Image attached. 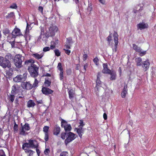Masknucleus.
<instances>
[{
    "label": "nucleus",
    "mask_w": 156,
    "mask_h": 156,
    "mask_svg": "<svg viewBox=\"0 0 156 156\" xmlns=\"http://www.w3.org/2000/svg\"><path fill=\"white\" fill-rule=\"evenodd\" d=\"M24 57L20 54L17 55L14 57L13 62L17 68H20L22 66V62L24 60Z\"/></svg>",
    "instance_id": "obj_1"
},
{
    "label": "nucleus",
    "mask_w": 156,
    "mask_h": 156,
    "mask_svg": "<svg viewBox=\"0 0 156 156\" xmlns=\"http://www.w3.org/2000/svg\"><path fill=\"white\" fill-rule=\"evenodd\" d=\"M27 73L24 72L22 75L20 74L17 76L13 78V80L16 82H22L25 81L27 78Z\"/></svg>",
    "instance_id": "obj_2"
},
{
    "label": "nucleus",
    "mask_w": 156,
    "mask_h": 156,
    "mask_svg": "<svg viewBox=\"0 0 156 156\" xmlns=\"http://www.w3.org/2000/svg\"><path fill=\"white\" fill-rule=\"evenodd\" d=\"M66 138L65 140V143L66 145L71 142L76 138V135L73 133L68 131L67 134Z\"/></svg>",
    "instance_id": "obj_3"
},
{
    "label": "nucleus",
    "mask_w": 156,
    "mask_h": 156,
    "mask_svg": "<svg viewBox=\"0 0 156 156\" xmlns=\"http://www.w3.org/2000/svg\"><path fill=\"white\" fill-rule=\"evenodd\" d=\"M0 66L3 68L6 67L9 68L11 67V64L8 60L4 59V58L1 57L0 60Z\"/></svg>",
    "instance_id": "obj_4"
},
{
    "label": "nucleus",
    "mask_w": 156,
    "mask_h": 156,
    "mask_svg": "<svg viewBox=\"0 0 156 156\" xmlns=\"http://www.w3.org/2000/svg\"><path fill=\"white\" fill-rule=\"evenodd\" d=\"M61 124L62 127L64 128L65 131H69L71 130L72 129L71 125L68 124L67 122L64 120L62 119Z\"/></svg>",
    "instance_id": "obj_5"
},
{
    "label": "nucleus",
    "mask_w": 156,
    "mask_h": 156,
    "mask_svg": "<svg viewBox=\"0 0 156 156\" xmlns=\"http://www.w3.org/2000/svg\"><path fill=\"white\" fill-rule=\"evenodd\" d=\"M133 48L136 52L140 53V56H142L146 54V51H142V49L140 47H138L135 44H133Z\"/></svg>",
    "instance_id": "obj_6"
},
{
    "label": "nucleus",
    "mask_w": 156,
    "mask_h": 156,
    "mask_svg": "<svg viewBox=\"0 0 156 156\" xmlns=\"http://www.w3.org/2000/svg\"><path fill=\"white\" fill-rule=\"evenodd\" d=\"M30 127L29 124L28 123H26L23 126H22V128L20 129V134L22 135H25L27 133H26L25 130L27 131L29 130Z\"/></svg>",
    "instance_id": "obj_7"
},
{
    "label": "nucleus",
    "mask_w": 156,
    "mask_h": 156,
    "mask_svg": "<svg viewBox=\"0 0 156 156\" xmlns=\"http://www.w3.org/2000/svg\"><path fill=\"white\" fill-rule=\"evenodd\" d=\"M114 40L115 43L114 49H113V52H116L117 50V47L118 43V35L117 33L115 32L113 34Z\"/></svg>",
    "instance_id": "obj_8"
},
{
    "label": "nucleus",
    "mask_w": 156,
    "mask_h": 156,
    "mask_svg": "<svg viewBox=\"0 0 156 156\" xmlns=\"http://www.w3.org/2000/svg\"><path fill=\"white\" fill-rule=\"evenodd\" d=\"M42 91L43 94L47 95L52 93L53 91L48 88L43 87L42 88Z\"/></svg>",
    "instance_id": "obj_9"
},
{
    "label": "nucleus",
    "mask_w": 156,
    "mask_h": 156,
    "mask_svg": "<svg viewBox=\"0 0 156 156\" xmlns=\"http://www.w3.org/2000/svg\"><path fill=\"white\" fill-rule=\"evenodd\" d=\"M51 35L54 36L55 35V32L58 31V28L55 26H52L49 29Z\"/></svg>",
    "instance_id": "obj_10"
},
{
    "label": "nucleus",
    "mask_w": 156,
    "mask_h": 156,
    "mask_svg": "<svg viewBox=\"0 0 156 156\" xmlns=\"http://www.w3.org/2000/svg\"><path fill=\"white\" fill-rule=\"evenodd\" d=\"M150 63L148 59L144 61L143 63V68L145 71H146L149 68Z\"/></svg>",
    "instance_id": "obj_11"
},
{
    "label": "nucleus",
    "mask_w": 156,
    "mask_h": 156,
    "mask_svg": "<svg viewBox=\"0 0 156 156\" xmlns=\"http://www.w3.org/2000/svg\"><path fill=\"white\" fill-rule=\"evenodd\" d=\"M28 70L29 72H32V71H35L38 72V67L35 64H32L28 67Z\"/></svg>",
    "instance_id": "obj_12"
},
{
    "label": "nucleus",
    "mask_w": 156,
    "mask_h": 156,
    "mask_svg": "<svg viewBox=\"0 0 156 156\" xmlns=\"http://www.w3.org/2000/svg\"><path fill=\"white\" fill-rule=\"evenodd\" d=\"M19 87L17 85H13L12 87L11 94L14 95L17 93L19 91Z\"/></svg>",
    "instance_id": "obj_13"
},
{
    "label": "nucleus",
    "mask_w": 156,
    "mask_h": 156,
    "mask_svg": "<svg viewBox=\"0 0 156 156\" xmlns=\"http://www.w3.org/2000/svg\"><path fill=\"white\" fill-rule=\"evenodd\" d=\"M22 87L24 89L29 90L33 87L32 84L28 82H24L23 83Z\"/></svg>",
    "instance_id": "obj_14"
},
{
    "label": "nucleus",
    "mask_w": 156,
    "mask_h": 156,
    "mask_svg": "<svg viewBox=\"0 0 156 156\" xmlns=\"http://www.w3.org/2000/svg\"><path fill=\"white\" fill-rule=\"evenodd\" d=\"M12 34L13 36L16 37L20 35L21 33L20 29L17 28H15L13 30Z\"/></svg>",
    "instance_id": "obj_15"
},
{
    "label": "nucleus",
    "mask_w": 156,
    "mask_h": 156,
    "mask_svg": "<svg viewBox=\"0 0 156 156\" xmlns=\"http://www.w3.org/2000/svg\"><path fill=\"white\" fill-rule=\"evenodd\" d=\"M137 27L138 29H140V30L144 29L147 28L148 27V25L147 23H144L142 22L140 23L137 25Z\"/></svg>",
    "instance_id": "obj_16"
},
{
    "label": "nucleus",
    "mask_w": 156,
    "mask_h": 156,
    "mask_svg": "<svg viewBox=\"0 0 156 156\" xmlns=\"http://www.w3.org/2000/svg\"><path fill=\"white\" fill-rule=\"evenodd\" d=\"M28 142L30 148H35L37 147V146L35 144V143L36 142V141L35 140H29Z\"/></svg>",
    "instance_id": "obj_17"
},
{
    "label": "nucleus",
    "mask_w": 156,
    "mask_h": 156,
    "mask_svg": "<svg viewBox=\"0 0 156 156\" xmlns=\"http://www.w3.org/2000/svg\"><path fill=\"white\" fill-rule=\"evenodd\" d=\"M75 129L76 130L77 133L78 134L79 136L80 137V138H81L83 134L84 133V129L82 128V127H79V128H76Z\"/></svg>",
    "instance_id": "obj_18"
},
{
    "label": "nucleus",
    "mask_w": 156,
    "mask_h": 156,
    "mask_svg": "<svg viewBox=\"0 0 156 156\" xmlns=\"http://www.w3.org/2000/svg\"><path fill=\"white\" fill-rule=\"evenodd\" d=\"M60 131V127L56 125L55 127V128L53 130V133L54 135H57L59 134Z\"/></svg>",
    "instance_id": "obj_19"
},
{
    "label": "nucleus",
    "mask_w": 156,
    "mask_h": 156,
    "mask_svg": "<svg viewBox=\"0 0 156 156\" xmlns=\"http://www.w3.org/2000/svg\"><path fill=\"white\" fill-rule=\"evenodd\" d=\"M109 74L111 75L110 79L111 80H115L116 79V73L113 71H111L109 73Z\"/></svg>",
    "instance_id": "obj_20"
},
{
    "label": "nucleus",
    "mask_w": 156,
    "mask_h": 156,
    "mask_svg": "<svg viewBox=\"0 0 156 156\" xmlns=\"http://www.w3.org/2000/svg\"><path fill=\"white\" fill-rule=\"evenodd\" d=\"M127 85H126L125 86L123 90V91L121 93V95L122 98L125 97L126 94H127Z\"/></svg>",
    "instance_id": "obj_21"
},
{
    "label": "nucleus",
    "mask_w": 156,
    "mask_h": 156,
    "mask_svg": "<svg viewBox=\"0 0 156 156\" xmlns=\"http://www.w3.org/2000/svg\"><path fill=\"white\" fill-rule=\"evenodd\" d=\"M35 105V104L34 101L30 100L27 102V106L29 108L33 107Z\"/></svg>",
    "instance_id": "obj_22"
},
{
    "label": "nucleus",
    "mask_w": 156,
    "mask_h": 156,
    "mask_svg": "<svg viewBox=\"0 0 156 156\" xmlns=\"http://www.w3.org/2000/svg\"><path fill=\"white\" fill-rule=\"evenodd\" d=\"M135 61L137 66H140L142 65V59L141 58L138 57L136 58Z\"/></svg>",
    "instance_id": "obj_23"
},
{
    "label": "nucleus",
    "mask_w": 156,
    "mask_h": 156,
    "mask_svg": "<svg viewBox=\"0 0 156 156\" xmlns=\"http://www.w3.org/2000/svg\"><path fill=\"white\" fill-rule=\"evenodd\" d=\"M69 97L70 99H72L74 98L75 92L73 90H70L68 92Z\"/></svg>",
    "instance_id": "obj_24"
},
{
    "label": "nucleus",
    "mask_w": 156,
    "mask_h": 156,
    "mask_svg": "<svg viewBox=\"0 0 156 156\" xmlns=\"http://www.w3.org/2000/svg\"><path fill=\"white\" fill-rule=\"evenodd\" d=\"M101 73L99 72L98 73V75L97 76V79L96 81V83L97 85H100L101 84V82L100 80V77L101 76Z\"/></svg>",
    "instance_id": "obj_25"
},
{
    "label": "nucleus",
    "mask_w": 156,
    "mask_h": 156,
    "mask_svg": "<svg viewBox=\"0 0 156 156\" xmlns=\"http://www.w3.org/2000/svg\"><path fill=\"white\" fill-rule=\"evenodd\" d=\"M15 97L14 94H12L8 95V99L9 100V101H10L11 103H12L13 102Z\"/></svg>",
    "instance_id": "obj_26"
},
{
    "label": "nucleus",
    "mask_w": 156,
    "mask_h": 156,
    "mask_svg": "<svg viewBox=\"0 0 156 156\" xmlns=\"http://www.w3.org/2000/svg\"><path fill=\"white\" fill-rule=\"evenodd\" d=\"M16 37V36H12L11 40L9 41V43L11 44L12 48L14 47L15 38Z\"/></svg>",
    "instance_id": "obj_27"
},
{
    "label": "nucleus",
    "mask_w": 156,
    "mask_h": 156,
    "mask_svg": "<svg viewBox=\"0 0 156 156\" xmlns=\"http://www.w3.org/2000/svg\"><path fill=\"white\" fill-rule=\"evenodd\" d=\"M34 61L32 59H30L27 60L26 61L25 63L26 65H30L31 66L32 64H34Z\"/></svg>",
    "instance_id": "obj_28"
},
{
    "label": "nucleus",
    "mask_w": 156,
    "mask_h": 156,
    "mask_svg": "<svg viewBox=\"0 0 156 156\" xmlns=\"http://www.w3.org/2000/svg\"><path fill=\"white\" fill-rule=\"evenodd\" d=\"M12 71L11 69H9L8 71H7L6 73V76L7 78L10 77L12 75Z\"/></svg>",
    "instance_id": "obj_29"
},
{
    "label": "nucleus",
    "mask_w": 156,
    "mask_h": 156,
    "mask_svg": "<svg viewBox=\"0 0 156 156\" xmlns=\"http://www.w3.org/2000/svg\"><path fill=\"white\" fill-rule=\"evenodd\" d=\"M31 76L35 78L38 75V72L35 71H32V72H30Z\"/></svg>",
    "instance_id": "obj_30"
},
{
    "label": "nucleus",
    "mask_w": 156,
    "mask_h": 156,
    "mask_svg": "<svg viewBox=\"0 0 156 156\" xmlns=\"http://www.w3.org/2000/svg\"><path fill=\"white\" fill-rule=\"evenodd\" d=\"M32 55L33 56L37 59L41 58L43 56L42 55H40L37 53L33 54Z\"/></svg>",
    "instance_id": "obj_31"
},
{
    "label": "nucleus",
    "mask_w": 156,
    "mask_h": 156,
    "mask_svg": "<svg viewBox=\"0 0 156 156\" xmlns=\"http://www.w3.org/2000/svg\"><path fill=\"white\" fill-rule=\"evenodd\" d=\"M13 58L12 56L10 53H8L5 56V59L6 60H10Z\"/></svg>",
    "instance_id": "obj_32"
},
{
    "label": "nucleus",
    "mask_w": 156,
    "mask_h": 156,
    "mask_svg": "<svg viewBox=\"0 0 156 156\" xmlns=\"http://www.w3.org/2000/svg\"><path fill=\"white\" fill-rule=\"evenodd\" d=\"M111 71L108 69V68H104L102 70V72L104 73H108L109 74Z\"/></svg>",
    "instance_id": "obj_33"
},
{
    "label": "nucleus",
    "mask_w": 156,
    "mask_h": 156,
    "mask_svg": "<svg viewBox=\"0 0 156 156\" xmlns=\"http://www.w3.org/2000/svg\"><path fill=\"white\" fill-rule=\"evenodd\" d=\"M26 147H27V148H30L29 144V142L28 143H26L23 144L22 145V148L24 149V148H25Z\"/></svg>",
    "instance_id": "obj_34"
},
{
    "label": "nucleus",
    "mask_w": 156,
    "mask_h": 156,
    "mask_svg": "<svg viewBox=\"0 0 156 156\" xmlns=\"http://www.w3.org/2000/svg\"><path fill=\"white\" fill-rule=\"evenodd\" d=\"M68 131H65V132L62 133L61 134V137L63 139H65L67 136V134L68 133Z\"/></svg>",
    "instance_id": "obj_35"
},
{
    "label": "nucleus",
    "mask_w": 156,
    "mask_h": 156,
    "mask_svg": "<svg viewBox=\"0 0 156 156\" xmlns=\"http://www.w3.org/2000/svg\"><path fill=\"white\" fill-rule=\"evenodd\" d=\"M31 28V27L30 26V25H29L28 23H27L25 33L26 34L28 33H29V30H30Z\"/></svg>",
    "instance_id": "obj_36"
},
{
    "label": "nucleus",
    "mask_w": 156,
    "mask_h": 156,
    "mask_svg": "<svg viewBox=\"0 0 156 156\" xmlns=\"http://www.w3.org/2000/svg\"><path fill=\"white\" fill-rule=\"evenodd\" d=\"M14 16V13L13 12H11L6 16V17L7 18L13 17Z\"/></svg>",
    "instance_id": "obj_37"
},
{
    "label": "nucleus",
    "mask_w": 156,
    "mask_h": 156,
    "mask_svg": "<svg viewBox=\"0 0 156 156\" xmlns=\"http://www.w3.org/2000/svg\"><path fill=\"white\" fill-rule=\"evenodd\" d=\"M38 81L37 79L35 78L34 83H33V85H32V86H33V87H37L38 84Z\"/></svg>",
    "instance_id": "obj_38"
},
{
    "label": "nucleus",
    "mask_w": 156,
    "mask_h": 156,
    "mask_svg": "<svg viewBox=\"0 0 156 156\" xmlns=\"http://www.w3.org/2000/svg\"><path fill=\"white\" fill-rule=\"evenodd\" d=\"M49 129V127L45 126L43 128V131L45 133H48V131Z\"/></svg>",
    "instance_id": "obj_39"
},
{
    "label": "nucleus",
    "mask_w": 156,
    "mask_h": 156,
    "mask_svg": "<svg viewBox=\"0 0 156 156\" xmlns=\"http://www.w3.org/2000/svg\"><path fill=\"white\" fill-rule=\"evenodd\" d=\"M3 33L4 35L6 36L9 33V30L8 29H5L3 30Z\"/></svg>",
    "instance_id": "obj_40"
},
{
    "label": "nucleus",
    "mask_w": 156,
    "mask_h": 156,
    "mask_svg": "<svg viewBox=\"0 0 156 156\" xmlns=\"http://www.w3.org/2000/svg\"><path fill=\"white\" fill-rule=\"evenodd\" d=\"M68 153L66 151H63L61 153L60 156H68Z\"/></svg>",
    "instance_id": "obj_41"
},
{
    "label": "nucleus",
    "mask_w": 156,
    "mask_h": 156,
    "mask_svg": "<svg viewBox=\"0 0 156 156\" xmlns=\"http://www.w3.org/2000/svg\"><path fill=\"white\" fill-rule=\"evenodd\" d=\"M55 55L57 56H59L60 55V52L58 49H56L55 51Z\"/></svg>",
    "instance_id": "obj_42"
},
{
    "label": "nucleus",
    "mask_w": 156,
    "mask_h": 156,
    "mask_svg": "<svg viewBox=\"0 0 156 156\" xmlns=\"http://www.w3.org/2000/svg\"><path fill=\"white\" fill-rule=\"evenodd\" d=\"M51 82H50V81L48 80H45V81L44 82V83L45 85L48 87L50 86L51 84Z\"/></svg>",
    "instance_id": "obj_43"
},
{
    "label": "nucleus",
    "mask_w": 156,
    "mask_h": 156,
    "mask_svg": "<svg viewBox=\"0 0 156 156\" xmlns=\"http://www.w3.org/2000/svg\"><path fill=\"white\" fill-rule=\"evenodd\" d=\"M57 68L60 71H63V69L62 67V65L61 63H59L58 64Z\"/></svg>",
    "instance_id": "obj_44"
},
{
    "label": "nucleus",
    "mask_w": 156,
    "mask_h": 156,
    "mask_svg": "<svg viewBox=\"0 0 156 156\" xmlns=\"http://www.w3.org/2000/svg\"><path fill=\"white\" fill-rule=\"evenodd\" d=\"M80 125L79 126V127H83L84 125V124L83 123V122L82 120H80L79 122Z\"/></svg>",
    "instance_id": "obj_45"
},
{
    "label": "nucleus",
    "mask_w": 156,
    "mask_h": 156,
    "mask_svg": "<svg viewBox=\"0 0 156 156\" xmlns=\"http://www.w3.org/2000/svg\"><path fill=\"white\" fill-rule=\"evenodd\" d=\"M63 71H60L59 74L60 80H62L63 79Z\"/></svg>",
    "instance_id": "obj_46"
},
{
    "label": "nucleus",
    "mask_w": 156,
    "mask_h": 156,
    "mask_svg": "<svg viewBox=\"0 0 156 156\" xmlns=\"http://www.w3.org/2000/svg\"><path fill=\"white\" fill-rule=\"evenodd\" d=\"M12 9H16L17 8V6L15 3L12 4L10 7Z\"/></svg>",
    "instance_id": "obj_47"
},
{
    "label": "nucleus",
    "mask_w": 156,
    "mask_h": 156,
    "mask_svg": "<svg viewBox=\"0 0 156 156\" xmlns=\"http://www.w3.org/2000/svg\"><path fill=\"white\" fill-rule=\"evenodd\" d=\"M44 139L46 141H48V133H45V137Z\"/></svg>",
    "instance_id": "obj_48"
},
{
    "label": "nucleus",
    "mask_w": 156,
    "mask_h": 156,
    "mask_svg": "<svg viewBox=\"0 0 156 156\" xmlns=\"http://www.w3.org/2000/svg\"><path fill=\"white\" fill-rule=\"evenodd\" d=\"M0 156H6L2 150H0Z\"/></svg>",
    "instance_id": "obj_49"
},
{
    "label": "nucleus",
    "mask_w": 156,
    "mask_h": 156,
    "mask_svg": "<svg viewBox=\"0 0 156 156\" xmlns=\"http://www.w3.org/2000/svg\"><path fill=\"white\" fill-rule=\"evenodd\" d=\"M66 73L67 75H70L72 73L71 70L70 69H68L66 70Z\"/></svg>",
    "instance_id": "obj_50"
},
{
    "label": "nucleus",
    "mask_w": 156,
    "mask_h": 156,
    "mask_svg": "<svg viewBox=\"0 0 156 156\" xmlns=\"http://www.w3.org/2000/svg\"><path fill=\"white\" fill-rule=\"evenodd\" d=\"M50 50V48L49 47H46L43 48V51L44 52L49 51Z\"/></svg>",
    "instance_id": "obj_51"
},
{
    "label": "nucleus",
    "mask_w": 156,
    "mask_h": 156,
    "mask_svg": "<svg viewBox=\"0 0 156 156\" xmlns=\"http://www.w3.org/2000/svg\"><path fill=\"white\" fill-rule=\"evenodd\" d=\"M34 151H33L32 150H30L28 153L29 154V155L28 156H31L34 153Z\"/></svg>",
    "instance_id": "obj_52"
},
{
    "label": "nucleus",
    "mask_w": 156,
    "mask_h": 156,
    "mask_svg": "<svg viewBox=\"0 0 156 156\" xmlns=\"http://www.w3.org/2000/svg\"><path fill=\"white\" fill-rule=\"evenodd\" d=\"M93 61L95 64L97 65V63L99 61V59L97 57H96L94 59Z\"/></svg>",
    "instance_id": "obj_53"
},
{
    "label": "nucleus",
    "mask_w": 156,
    "mask_h": 156,
    "mask_svg": "<svg viewBox=\"0 0 156 156\" xmlns=\"http://www.w3.org/2000/svg\"><path fill=\"white\" fill-rule=\"evenodd\" d=\"M63 50L65 51V53L68 55H69L70 53V51L65 49H63Z\"/></svg>",
    "instance_id": "obj_54"
},
{
    "label": "nucleus",
    "mask_w": 156,
    "mask_h": 156,
    "mask_svg": "<svg viewBox=\"0 0 156 156\" xmlns=\"http://www.w3.org/2000/svg\"><path fill=\"white\" fill-rule=\"evenodd\" d=\"M83 60L85 61L87 58V54H85L83 55Z\"/></svg>",
    "instance_id": "obj_55"
},
{
    "label": "nucleus",
    "mask_w": 156,
    "mask_h": 156,
    "mask_svg": "<svg viewBox=\"0 0 156 156\" xmlns=\"http://www.w3.org/2000/svg\"><path fill=\"white\" fill-rule=\"evenodd\" d=\"M18 126L16 123L15 124L14 126V131H17L18 130Z\"/></svg>",
    "instance_id": "obj_56"
},
{
    "label": "nucleus",
    "mask_w": 156,
    "mask_h": 156,
    "mask_svg": "<svg viewBox=\"0 0 156 156\" xmlns=\"http://www.w3.org/2000/svg\"><path fill=\"white\" fill-rule=\"evenodd\" d=\"M50 152V151L49 149H46L44 151V153L45 154H47Z\"/></svg>",
    "instance_id": "obj_57"
},
{
    "label": "nucleus",
    "mask_w": 156,
    "mask_h": 156,
    "mask_svg": "<svg viewBox=\"0 0 156 156\" xmlns=\"http://www.w3.org/2000/svg\"><path fill=\"white\" fill-rule=\"evenodd\" d=\"M38 10L39 11L42 13L43 10V8L41 6H39L38 7Z\"/></svg>",
    "instance_id": "obj_58"
},
{
    "label": "nucleus",
    "mask_w": 156,
    "mask_h": 156,
    "mask_svg": "<svg viewBox=\"0 0 156 156\" xmlns=\"http://www.w3.org/2000/svg\"><path fill=\"white\" fill-rule=\"evenodd\" d=\"M141 4H138L137 5L139 6H140V8L138 10V11L140 12L141 10H142L143 9V6H141Z\"/></svg>",
    "instance_id": "obj_59"
},
{
    "label": "nucleus",
    "mask_w": 156,
    "mask_h": 156,
    "mask_svg": "<svg viewBox=\"0 0 156 156\" xmlns=\"http://www.w3.org/2000/svg\"><path fill=\"white\" fill-rule=\"evenodd\" d=\"M137 7H135L133 9V11L134 13H136L137 12H139L138 10H137Z\"/></svg>",
    "instance_id": "obj_60"
},
{
    "label": "nucleus",
    "mask_w": 156,
    "mask_h": 156,
    "mask_svg": "<svg viewBox=\"0 0 156 156\" xmlns=\"http://www.w3.org/2000/svg\"><path fill=\"white\" fill-rule=\"evenodd\" d=\"M87 66H88V65H87V63L85 64L84 65V66H83V68H84V73H85V72L86 70V68L87 67Z\"/></svg>",
    "instance_id": "obj_61"
},
{
    "label": "nucleus",
    "mask_w": 156,
    "mask_h": 156,
    "mask_svg": "<svg viewBox=\"0 0 156 156\" xmlns=\"http://www.w3.org/2000/svg\"><path fill=\"white\" fill-rule=\"evenodd\" d=\"M107 115L106 113H104L103 114V118L105 120H106L107 119Z\"/></svg>",
    "instance_id": "obj_62"
},
{
    "label": "nucleus",
    "mask_w": 156,
    "mask_h": 156,
    "mask_svg": "<svg viewBox=\"0 0 156 156\" xmlns=\"http://www.w3.org/2000/svg\"><path fill=\"white\" fill-rule=\"evenodd\" d=\"M99 2L102 4H104L105 3V0H98Z\"/></svg>",
    "instance_id": "obj_63"
},
{
    "label": "nucleus",
    "mask_w": 156,
    "mask_h": 156,
    "mask_svg": "<svg viewBox=\"0 0 156 156\" xmlns=\"http://www.w3.org/2000/svg\"><path fill=\"white\" fill-rule=\"evenodd\" d=\"M71 39L69 38L67 39V43H68L69 44V43H71Z\"/></svg>",
    "instance_id": "obj_64"
}]
</instances>
